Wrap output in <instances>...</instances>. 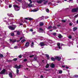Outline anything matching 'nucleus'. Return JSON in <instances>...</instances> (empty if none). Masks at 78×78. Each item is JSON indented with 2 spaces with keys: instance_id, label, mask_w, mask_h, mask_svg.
Wrapping results in <instances>:
<instances>
[{
  "instance_id": "obj_1",
  "label": "nucleus",
  "mask_w": 78,
  "mask_h": 78,
  "mask_svg": "<svg viewBox=\"0 0 78 78\" xmlns=\"http://www.w3.org/2000/svg\"><path fill=\"white\" fill-rule=\"evenodd\" d=\"M57 45L58 47H56L55 48H59V49H61L62 50V46H65V44H61L59 43H57Z\"/></svg>"
},
{
  "instance_id": "obj_2",
  "label": "nucleus",
  "mask_w": 78,
  "mask_h": 78,
  "mask_svg": "<svg viewBox=\"0 0 78 78\" xmlns=\"http://www.w3.org/2000/svg\"><path fill=\"white\" fill-rule=\"evenodd\" d=\"M13 6L15 9V10L17 11H19L20 10V7L18 6V5L15 4L13 5Z\"/></svg>"
},
{
  "instance_id": "obj_3",
  "label": "nucleus",
  "mask_w": 78,
  "mask_h": 78,
  "mask_svg": "<svg viewBox=\"0 0 78 78\" xmlns=\"http://www.w3.org/2000/svg\"><path fill=\"white\" fill-rule=\"evenodd\" d=\"M16 25H12V26H8V28H9L10 30H14L16 28Z\"/></svg>"
},
{
  "instance_id": "obj_4",
  "label": "nucleus",
  "mask_w": 78,
  "mask_h": 78,
  "mask_svg": "<svg viewBox=\"0 0 78 78\" xmlns=\"http://www.w3.org/2000/svg\"><path fill=\"white\" fill-rule=\"evenodd\" d=\"M78 11V7L76 8V9H73L72 10V12H77Z\"/></svg>"
},
{
  "instance_id": "obj_5",
  "label": "nucleus",
  "mask_w": 78,
  "mask_h": 78,
  "mask_svg": "<svg viewBox=\"0 0 78 78\" xmlns=\"http://www.w3.org/2000/svg\"><path fill=\"white\" fill-rule=\"evenodd\" d=\"M24 20H33V19L31 18L27 17L24 18Z\"/></svg>"
},
{
  "instance_id": "obj_6",
  "label": "nucleus",
  "mask_w": 78,
  "mask_h": 78,
  "mask_svg": "<svg viewBox=\"0 0 78 78\" xmlns=\"http://www.w3.org/2000/svg\"><path fill=\"white\" fill-rule=\"evenodd\" d=\"M30 46V43L28 42H27L25 45V47H28L29 46Z\"/></svg>"
},
{
  "instance_id": "obj_7",
  "label": "nucleus",
  "mask_w": 78,
  "mask_h": 78,
  "mask_svg": "<svg viewBox=\"0 0 78 78\" xmlns=\"http://www.w3.org/2000/svg\"><path fill=\"white\" fill-rule=\"evenodd\" d=\"M55 58L56 59H57L58 61H60V60L61 59V57H56Z\"/></svg>"
},
{
  "instance_id": "obj_8",
  "label": "nucleus",
  "mask_w": 78,
  "mask_h": 78,
  "mask_svg": "<svg viewBox=\"0 0 78 78\" xmlns=\"http://www.w3.org/2000/svg\"><path fill=\"white\" fill-rule=\"evenodd\" d=\"M5 69H3L2 70L1 72V74H3L4 75H5Z\"/></svg>"
},
{
  "instance_id": "obj_9",
  "label": "nucleus",
  "mask_w": 78,
  "mask_h": 78,
  "mask_svg": "<svg viewBox=\"0 0 78 78\" xmlns=\"http://www.w3.org/2000/svg\"><path fill=\"white\" fill-rule=\"evenodd\" d=\"M21 67V65H19V66H17V65H16L15 66V67L16 69H20Z\"/></svg>"
},
{
  "instance_id": "obj_10",
  "label": "nucleus",
  "mask_w": 78,
  "mask_h": 78,
  "mask_svg": "<svg viewBox=\"0 0 78 78\" xmlns=\"http://www.w3.org/2000/svg\"><path fill=\"white\" fill-rule=\"evenodd\" d=\"M40 45H41V47H42L43 46H44V45H47V44H44V43L43 42L40 43Z\"/></svg>"
},
{
  "instance_id": "obj_11",
  "label": "nucleus",
  "mask_w": 78,
  "mask_h": 78,
  "mask_svg": "<svg viewBox=\"0 0 78 78\" xmlns=\"http://www.w3.org/2000/svg\"><path fill=\"white\" fill-rule=\"evenodd\" d=\"M39 9H38L37 10H36V9H34L33 10H32L31 11V12H37V11H38Z\"/></svg>"
},
{
  "instance_id": "obj_12",
  "label": "nucleus",
  "mask_w": 78,
  "mask_h": 78,
  "mask_svg": "<svg viewBox=\"0 0 78 78\" xmlns=\"http://www.w3.org/2000/svg\"><path fill=\"white\" fill-rule=\"evenodd\" d=\"M7 15L9 17H14V16L12 14H8Z\"/></svg>"
},
{
  "instance_id": "obj_13",
  "label": "nucleus",
  "mask_w": 78,
  "mask_h": 78,
  "mask_svg": "<svg viewBox=\"0 0 78 78\" xmlns=\"http://www.w3.org/2000/svg\"><path fill=\"white\" fill-rule=\"evenodd\" d=\"M49 44H51V45H54V44H53V42H52V40H50L49 41Z\"/></svg>"
},
{
  "instance_id": "obj_14",
  "label": "nucleus",
  "mask_w": 78,
  "mask_h": 78,
  "mask_svg": "<svg viewBox=\"0 0 78 78\" xmlns=\"http://www.w3.org/2000/svg\"><path fill=\"white\" fill-rule=\"evenodd\" d=\"M44 19V16H42L41 17H39L38 19L39 20H43Z\"/></svg>"
},
{
  "instance_id": "obj_15",
  "label": "nucleus",
  "mask_w": 78,
  "mask_h": 78,
  "mask_svg": "<svg viewBox=\"0 0 78 78\" xmlns=\"http://www.w3.org/2000/svg\"><path fill=\"white\" fill-rule=\"evenodd\" d=\"M12 72L10 73L9 74V76H10V77L11 78H12Z\"/></svg>"
},
{
  "instance_id": "obj_16",
  "label": "nucleus",
  "mask_w": 78,
  "mask_h": 78,
  "mask_svg": "<svg viewBox=\"0 0 78 78\" xmlns=\"http://www.w3.org/2000/svg\"><path fill=\"white\" fill-rule=\"evenodd\" d=\"M51 67L52 68H54L55 67V65L53 63H52L51 65Z\"/></svg>"
},
{
  "instance_id": "obj_17",
  "label": "nucleus",
  "mask_w": 78,
  "mask_h": 78,
  "mask_svg": "<svg viewBox=\"0 0 78 78\" xmlns=\"http://www.w3.org/2000/svg\"><path fill=\"white\" fill-rule=\"evenodd\" d=\"M57 73H59L61 74L62 73V71L61 70H58L57 71Z\"/></svg>"
},
{
  "instance_id": "obj_18",
  "label": "nucleus",
  "mask_w": 78,
  "mask_h": 78,
  "mask_svg": "<svg viewBox=\"0 0 78 78\" xmlns=\"http://www.w3.org/2000/svg\"><path fill=\"white\" fill-rule=\"evenodd\" d=\"M37 2L38 3H41L42 2H43V1L42 0H39V1H37Z\"/></svg>"
},
{
  "instance_id": "obj_19",
  "label": "nucleus",
  "mask_w": 78,
  "mask_h": 78,
  "mask_svg": "<svg viewBox=\"0 0 78 78\" xmlns=\"http://www.w3.org/2000/svg\"><path fill=\"white\" fill-rule=\"evenodd\" d=\"M40 31L42 33H44V30L41 28H40Z\"/></svg>"
},
{
  "instance_id": "obj_20",
  "label": "nucleus",
  "mask_w": 78,
  "mask_h": 78,
  "mask_svg": "<svg viewBox=\"0 0 78 78\" xmlns=\"http://www.w3.org/2000/svg\"><path fill=\"white\" fill-rule=\"evenodd\" d=\"M28 6L29 7H33V6H34V5H31L29 4L28 5Z\"/></svg>"
},
{
  "instance_id": "obj_21",
  "label": "nucleus",
  "mask_w": 78,
  "mask_h": 78,
  "mask_svg": "<svg viewBox=\"0 0 78 78\" xmlns=\"http://www.w3.org/2000/svg\"><path fill=\"white\" fill-rule=\"evenodd\" d=\"M16 34L17 35H20V32L19 31H17L16 32Z\"/></svg>"
},
{
  "instance_id": "obj_22",
  "label": "nucleus",
  "mask_w": 78,
  "mask_h": 78,
  "mask_svg": "<svg viewBox=\"0 0 78 78\" xmlns=\"http://www.w3.org/2000/svg\"><path fill=\"white\" fill-rule=\"evenodd\" d=\"M45 56L47 57L48 59H49L50 57H49V56L48 54H45Z\"/></svg>"
},
{
  "instance_id": "obj_23",
  "label": "nucleus",
  "mask_w": 78,
  "mask_h": 78,
  "mask_svg": "<svg viewBox=\"0 0 78 78\" xmlns=\"http://www.w3.org/2000/svg\"><path fill=\"white\" fill-rule=\"evenodd\" d=\"M51 28H52V27H51V26H49L47 28L48 30H49V29H51Z\"/></svg>"
},
{
  "instance_id": "obj_24",
  "label": "nucleus",
  "mask_w": 78,
  "mask_h": 78,
  "mask_svg": "<svg viewBox=\"0 0 78 78\" xmlns=\"http://www.w3.org/2000/svg\"><path fill=\"white\" fill-rule=\"evenodd\" d=\"M40 26H43L44 25V23H43L40 22Z\"/></svg>"
},
{
  "instance_id": "obj_25",
  "label": "nucleus",
  "mask_w": 78,
  "mask_h": 78,
  "mask_svg": "<svg viewBox=\"0 0 78 78\" xmlns=\"http://www.w3.org/2000/svg\"><path fill=\"white\" fill-rule=\"evenodd\" d=\"M33 46H34V43L32 42L31 44V47H33Z\"/></svg>"
},
{
  "instance_id": "obj_26",
  "label": "nucleus",
  "mask_w": 78,
  "mask_h": 78,
  "mask_svg": "<svg viewBox=\"0 0 78 78\" xmlns=\"http://www.w3.org/2000/svg\"><path fill=\"white\" fill-rule=\"evenodd\" d=\"M58 37L59 38H61L62 37V36L61 35V34H59V35H58Z\"/></svg>"
},
{
  "instance_id": "obj_27",
  "label": "nucleus",
  "mask_w": 78,
  "mask_h": 78,
  "mask_svg": "<svg viewBox=\"0 0 78 78\" xmlns=\"http://www.w3.org/2000/svg\"><path fill=\"white\" fill-rule=\"evenodd\" d=\"M49 66H50L49 64H47L46 66V68H48V67H49Z\"/></svg>"
},
{
  "instance_id": "obj_28",
  "label": "nucleus",
  "mask_w": 78,
  "mask_h": 78,
  "mask_svg": "<svg viewBox=\"0 0 78 78\" xmlns=\"http://www.w3.org/2000/svg\"><path fill=\"white\" fill-rule=\"evenodd\" d=\"M77 27H74L73 28V31H75L76 30H77Z\"/></svg>"
},
{
  "instance_id": "obj_29",
  "label": "nucleus",
  "mask_w": 78,
  "mask_h": 78,
  "mask_svg": "<svg viewBox=\"0 0 78 78\" xmlns=\"http://www.w3.org/2000/svg\"><path fill=\"white\" fill-rule=\"evenodd\" d=\"M52 34L54 36H56V33H52Z\"/></svg>"
},
{
  "instance_id": "obj_30",
  "label": "nucleus",
  "mask_w": 78,
  "mask_h": 78,
  "mask_svg": "<svg viewBox=\"0 0 78 78\" xmlns=\"http://www.w3.org/2000/svg\"><path fill=\"white\" fill-rule=\"evenodd\" d=\"M51 60H52V61H55V59L53 58V57L51 58Z\"/></svg>"
},
{
  "instance_id": "obj_31",
  "label": "nucleus",
  "mask_w": 78,
  "mask_h": 78,
  "mask_svg": "<svg viewBox=\"0 0 78 78\" xmlns=\"http://www.w3.org/2000/svg\"><path fill=\"white\" fill-rule=\"evenodd\" d=\"M4 22H6V24L7 25H9V23H8V22H7V21H6V20H5L4 21Z\"/></svg>"
},
{
  "instance_id": "obj_32",
  "label": "nucleus",
  "mask_w": 78,
  "mask_h": 78,
  "mask_svg": "<svg viewBox=\"0 0 78 78\" xmlns=\"http://www.w3.org/2000/svg\"><path fill=\"white\" fill-rule=\"evenodd\" d=\"M53 30H56V29H57V28L56 27H55V26H53Z\"/></svg>"
},
{
  "instance_id": "obj_33",
  "label": "nucleus",
  "mask_w": 78,
  "mask_h": 78,
  "mask_svg": "<svg viewBox=\"0 0 78 78\" xmlns=\"http://www.w3.org/2000/svg\"><path fill=\"white\" fill-rule=\"evenodd\" d=\"M16 23H17V24H19V23H20V25H23L22 23H19V22H17Z\"/></svg>"
},
{
  "instance_id": "obj_34",
  "label": "nucleus",
  "mask_w": 78,
  "mask_h": 78,
  "mask_svg": "<svg viewBox=\"0 0 78 78\" xmlns=\"http://www.w3.org/2000/svg\"><path fill=\"white\" fill-rule=\"evenodd\" d=\"M46 11L47 12H49V9H47Z\"/></svg>"
},
{
  "instance_id": "obj_35",
  "label": "nucleus",
  "mask_w": 78,
  "mask_h": 78,
  "mask_svg": "<svg viewBox=\"0 0 78 78\" xmlns=\"http://www.w3.org/2000/svg\"><path fill=\"white\" fill-rule=\"evenodd\" d=\"M19 69H17L16 70V73L17 74H18V73H19Z\"/></svg>"
},
{
  "instance_id": "obj_36",
  "label": "nucleus",
  "mask_w": 78,
  "mask_h": 78,
  "mask_svg": "<svg viewBox=\"0 0 78 78\" xmlns=\"http://www.w3.org/2000/svg\"><path fill=\"white\" fill-rule=\"evenodd\" d=\"M17 58H15L13 60V61H17Z\"/></svg>"
},
{
  "instance_id": "obj_37",
  "label": "nucleus",
  "mask_w": 78,
  "mask_h": 78,
  "mask_svg": "<svg viewBox=\"0 0 78 78\" xmlns=\"http://www.w3.org/2000/svg\"><path fill=\"white\" fill-rule=\"evenodd\" d=\"M28 1L30 2V4H31V3H32V1H31V0H28Z\"/></svg>"
},
{
  "instance_id": "obj_38",
  "label": "nucleus",
  "mask_w": 78,
  "mask_h": 78,
  "mask_svg": "<svg viewBox=\"0 0 78 78\" xmlns=\"http://www.w3.org/2000/svg\"><path fill=\"white\" fill-rule=\"evenodd\" d=\"M68 38L69 39H71L72 38V36L71 35H69L68 36Z\"/></svg>"
},
{
  "instance_id": "obj_39",
  "label": "nucleus",
  "mask_w": 78,
  "mask_h": 78,
  "mask_svg": "<svg viewBox=\"0 0 78 78\" xmlns=\"http://www.w3.org/2000/svg\"><path fill=\"white\" fill-rule=\"evenodd\" d=\"M14 48L15 49H16L17 48H18V47L17 46H15L14 47Z\"/></svg>"
},
{
  "instance_id": "obj_40",
  "label": "nucleus",
  "mask_w": 78,
  "mask_h": 78,
  "mask_svg": "<svg viewBox=\"0 0 78 78\" xmlns=\"http://www.w3.org/2000/svg\"><path fill=\"white\" fill-rule=\"evenodd\" d=\"M12 7V5L10 4L9 5V8H11Z\"/></svg>"
},
{
  "instance_id": "obj_41",
  "label": "nucleus",
  "mask_w": 78,
  "mask_h": 78,
  "mask_svg": "<svg viewBox=\"0 0 78 78\" xmlns=\"http://www.w3.org/2000/svg\"><path fill=\"white\" fill-rule=\"evenodd\" d=\"M25 39L22 40L21 41V42H25Z\"/></svg>"
},
{
  "instance_id": "obj_42",
  "label": "nucleus",
  "mask_w": 78,
  "mask_h": 78,
  "mask_svg": "<svg viewBox=\"0 0 78 78\" xmlns=\"http://www.w3.org/2000/svg\"><path fill=\"white\" fill-rule=\"evenodd\" d=\"M48 3V2L47 1H46V2H44V5H46V4H47V3Z\"/></svg>"
},
{
  "instance_id": "obj_43",
  "label": "nucleus",
  "mask_w": 78,
  "mask_h": 78,
  "mask_svg": "<svg viewBox=\"0 0 78 78\" xmlns=\"http://www.w3.org/2000/svg\"><path fill=\"white\" fill-rule=\"evenodd\" d=\"M78 17V14H77L75 16H74V18H76V17Z\"/></svg>"
},
{
  "instance_id": "obj_44",
  "label": "nucleus",
  "mask_w": 78,
  "mask_h": 78,
  "mask_svg": "<svg viewBox=\"0 0 78 78\" xmlns=\"http://www.w3.org/2000/svg\"><path fill=\"white\" fill-rule=\"evenodd\" d=\"M62 22H65L66 20H62Z\"/></svg>"
},
{
  "instance_id": "obj_45",
  "label": "nucleus",
  "mask_w": 78,
  "mask_h": 78,
  "mask_svg": "<svg viewBox=\"0 0 78 78\" xmlns=\"http://www.w3.org/2000/svg\"><path fill=\"white\" fill-rule=\"evenodd\" d=\"M0 57H3V55L2 54H0Z\"/></svg>"
},
{
  "instance_id": "obj_46",
  "label": "nucleus",
  "mask_w": 78,
  "mask_h": 78,
  "mask_svg": "<svg viewBox=\"0 0 78 78\" xmlns=\"http://www.w3.org/2000/svg\"><path fill=\"white\" fill-rule=\"evenodd\" d=\"M72 25H73V23H69V25H70V26H72Z\"/></svg>"
},
{
  "instance_id": "obj_47",
  "label": "nucleus",
  "mask_w": 78,
  "mask_h": 78,
  "mask_svg": "<svg viewBox=\"0 0 78 78\" xmlns=\"http://www.w3.org/2000/svg\"><path fill=\"white\" fill-rule=\"evenodd\" d=\"M19 57L20 58H22V55H19Z\"/></svg>"
},
{
  "instance_id": "obj_48",
  "label": "nucleus",
  "mask_w": 78,
  "mask_h": 78,
  "mask_svg": "<svg viewBox=\"0 0 78 78\" xmlns=\"http://www.w3.org/2000/svg\"><path fill=\"white\" fill-rule=\"evenodd\" d=\"M27 61V59H24L23 60V61L24 62H25Z\"/></svg>"
},
{
  "instance_id": "obj_49",
  "label": "nucleus",
  "mask_w": 78,
  "mask_h": 78,
  "mask_svg": "<svg viewBox=\"0 0 78 78\" xmlns=\"http://www.w3.org/2000/svg\"><path fill=\"white\" fill-rule=\"evenodd\" d=\"M5 8H6V9H8V7L7 6H5Z\"/></svg>"
},
{
  "instance_id": "obj_50",
  "label": "nucleus",
  "mask_w": 78,
  "mask_h": 78,
  "mask_svg": "<svg viewBox=\"0 0 78 78\" xmlns=\"http://www.w3.org/2000/svg\"><path fill=\"white\" fill-rule=\"evenodd\" d=\"M34 56V55H30V58H32Z\"/></svg>"
},
{
  "instance_id": "obj_51",
  "label": "nucleus",
  "mask_w": 78,
  "mask_h": 78,
  "mask_svg": "<svg viewBox=\"0 0 78 78\" xmlns=\"http://www.w3.org/2000/svg\"><path fill=\"white\" fill-rule=\"evenodd\" d=\"M14 35V33H12L11 34V36H13Z\"/></svg>"
},
{
  "instance_id": "obj_52",
  "label": "nucleus",
  "mask_w": 78,
  "mask_h": 78,
  "mask_svg": "<svg viewBox=\"0 0 78 78\" xmlns=\"http://www.w3.org/2000/svg\"><path fill=\"white\" fill-rule=\"evenodd\" d=\"M62 67H63V68H64V67H66V66L65 65L62 66Z\"/></svg>"
},
{
  "instance_id": "obj_53",
  "label": "nucleus",
  "mask_w": 78,
  "mask_h": 78,
  "mask_svg": "<svg viewBox=\"0 0 78 78\" xmlns=\"http://www.w3.org/2000/svg\"><path fill=\"white\" fill-rule=\"evenodd\" d=\"M34 59H35V61H36V59H37V57L34 58Z\"/></svg>"
},
{
  "instance_id": "obj_54",
  "label": "nucleus",
  "mask_w": 78,
  "mask_h": 78,
  "mask_svg": "<svg viewBox=\"0 0 78 78\" xmlns=\"http://www.w3.org/2000/svg\"><path fill=\"white\" fill-rule=\"evenodd\" d=\"M30 31H33V29H30Z\"/></svg>"
},
{
  "instance_id": "obj_55",
  "label": "nucleus",
  "mask_w": 78,
  "mask_h": 78,
  "mask_svg": "<svg viewBox=\"0 0 78 78\" xmlns=\"http://www.w3.org/2000/svg\"><path fill=\"white\" fill-rule=\"evenodd\" d=\"M32 34H36V32H33L32 33Z\"/></svg>"
},
{
  "instance_id": "obj_56",
  "label": "nucleus",
  "mask_w": 78,
  "mask_h": 78,
  "mask_svg": "<svg viewBox=\"0 0 78 78\" xmlns=\"http://www.w3.org/2000/svg\"><path fill=\"white\" fill-rule=\"evenodd\" d=\"M2 2V1L0 0V5H1V3Z\"/></svg>"
},
{
  "instance_id": "obj_57",
  "label": "nucleus",
  "mask_w": 78,
  "mask_h": 78,
  "mask_svg": "<svg viewBox=\"0 0 78 78\" xmlns=\"http://www.w3.org/2000/svg\"><path fill=\"white\" fill-rule=\"evenodd\" d=\"M66 69H69V67L67 66H66Z\"/></svg>"
},
{
  "instance_id": "obj_58",
  "label": "nucleus",
  "mask_w": 78,
  "mask_h": 78,
  "mask_svg": "<svg viewBox=\"0 0 78 78\" xmlns=\"http://www.w3.org/2000/svg\"><path fill=\"white\" fill-rule=\"evenodd\" d=\"M22 0H17V1H18V2H21V1H22Z\"/></svg>"
},
{
  "instance_id": "obj_59",
  "label": "nucleus",
  "mask_w": 78,
  "mask_h": 78,
  "mask_svg": "<svg viewBox=\"0 0 78 78\" xmlns=\"http://www.w3.org/2000/svg\"><path fill=\"white\" fill-rule=\"evenodd\" d=\"M57 27H61V25L60 24H59L58 25H57Z\"/></svg>"
},
{
  "instance_id": "obj_60",
  "label": "nucleus",
  "mask_w": 78,
  "mask_h": 78,
  "mask_svg": "<svg viewBox=\"0 0 78 78\" xmlns=\"http://www.w3.org/2000/svg\"><path fill=\"white\" fill-rule=\"evenodd\" d=\"M48 17H45V19H48Z\"/></svg>"
},
{
  "instance_id": "obj_61",
  "label": "nucleus",
  "mask_w": 78,
  "mask_h": 78,
  "mask_svg": "<svg viewBox=\"0 0 78 78\" xmlns=\"http://www.w3.org/2000/svg\"><path fill=\"white\" fill-rule=\"evenodd\" d=\"M42 62L43 63H45V62H44V60H43L42 61Z\"/></svg>"
},
{
  "instance_id": "obj_62",
  "label": "nucleus",
  "mask_w": 78,
  "mask_h": 78,
  "mask_svg": "<svg viewBox=\"0 0 78 78\" xmlns=\"http://www.w3.org/2000/svg\"><path fill=\"white\" fill-rule=\"evenodd\" d=\"M41 78H43V76L41 75Z\"/></svg>"
},
{
  "instance_id": "obj_63",
  "label": "nucleus",
  "mask_w": 78,
  "mask_h": 78,
  "mask_svg": "<svg viewBox=\"0 0 78 78\" xmlns=\"http://www.w3.org/2000/svg\"><path fill=\"white\" fill-rule=\"evenodd\" d=\"M22 39V37H21L20 38V40H21V39Z\"/></svg>"
},
{
  "instance_id": "obj_64",
  "label": "nucleus",
  "mask_w": 78,
  "mask_h": 78,
  "mask_svg": "<svg viewBox=\"0 0 78 78\" xmlns=\"http://www.w3.org/2000/svg\"><path fill=\"white\" fill-rule=\"evenodd\" d=\"M77 23H78V20L77 21Z\"/></svg>"
}]
</instances>
